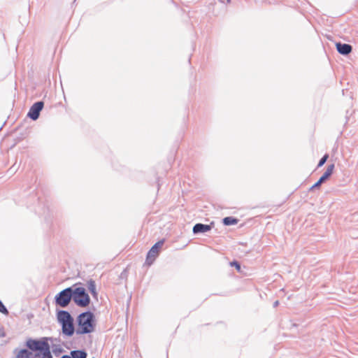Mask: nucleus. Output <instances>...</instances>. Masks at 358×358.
<instances>
[{
	"mask_svg": "<svg viewBox=\"0 0 358 358\" xmlns=\"http://www.w3.org/2000/svg\"><path fill=\"white\" fill-rule=\"evenodd\" d=\"M51 337H42L41 338H28L24 345L27 348H15L13 353L16 354L14 358H52L50 345L48 343L52 341Z\"/></svg>",
	"mask_w": 358,
	"mask_h": 358,
	"instance_id": "f257e3e1",
	"label": "nucleus"
},
{
	"mask_svg": "<svg viewBox=\"0 0 358 358\" xmlns=\"http://www.w3.org/2000/svg\"><path fill=\"white\" fill-rule=\"evenodd\" d=\"M77 323L76 334L78 335L90 334L95 329V315L90 310L81 313L77 317Z\"/></svg>",
	"mask_w": 358,
	"mask_h": 358,
	"instance_id": "f03ea898",
	"label": "nucleus"
},
{
	"mask_svg": "<svg viewBox=\"0 0 358 358\" xmlns=\"http://www.w3.org/2000/svg\"><path fill=\"white\" fill-rule=\"evenodd\" d=\"M76 285L71 287L73 301L78 307L85 308L88 306L91 301L89 294L83 287H74Z\"/></svg>",
	"mask_w": 358,
	"mask_h": 358,
	"instance_id": "7ed1b4c3",
	"label": "nucleus"
},
{
	"mask_svg": "<svg viewBox=\"0 0 358 358\" xmlns=\"http://www.w3.org/2000/svg\"><path fill=\"white\" fill-rule=\"evenodd\" d=\"M71 287H69L60 291L55 296L56 306L61 308H66L72 299Z\"/></svg>",
	"mask_w": 358,
	"mask_h": 358,
	"instance_id": "20e7f679",
	"label": "nucleus"
},
{
	"mask_svg": "<svg viewBox=\"0 0 358 358\" xmlns=\"http://www.w3.org/2000/svg\"><path fill=\"white\" fill-rule=\"evenodd\" d=\"M164 242H165L164 238L157 241L156 243H155L152 246V248L148 252L147 255H146V260H145V263L148 265L150 266L153 264L155 259L158 257L160 250L162 248Z\"/></svg>",
	"mask_w": 358,
	"mask_h": 358,
	"instance_id": "39448f33",
	"label": "nucleus"
},
{
	"mask_svg": "<svg viewBox=\"0 0 358 358\" xmlns=\"http://www.w3.org/2000/svg\"><path fill=\"white\" fill-rule=\"evenodd\" d=\"M44 106V103L42 101L34 103L30 108L27 116L32 120H36L40 115V112Z\"/></svg>",
	"mask_w": 358,
	"mask_h": 358,
	"instance_id": "423d86ee",
	"label": "nucleus"
},
{
	"mask_svg": "<svg viewBox=\"0 0 358 358\" xmlns=\"http://www.w3.org/2000/svg\"><path fill=\"white\" fill-rule=\"evenodd\" d=\"M215 226V222H211L209 224L196 223L194 225L192 232L194 234H204L210 231Z\"/></svg>",
	"mask_w": 358,
	"mask_h": 358,
	"instance_id": "0eeeda50",
	"label": "nucleus"
},
{
	"mask_svg": "<svg viewBox=\"0 0 358 358\" xmlns=\"http://www.w3.org/2000/svg\"><path fill=\"white\" fill-rule=\"evenodd\" d=\"M334 169V164H331L327 166L326 171L323 173V175L320 178L317 182H315L310 189H313L320 186L324 182H325L332 174L333 171Z\"/></svg>",
	"mask_w": 358,
	"mask_h": 358,
	"instance_id": "6e6552de",
	"label": "nucleus"
},
{
	"mask_svg": "<svg viewBox=\"0 0 358 358\" xmlns=\"http://www.w3.org/2000/svg\"><path fill=\"white\" fill-rule=\"evenodd\" d=\"M57 319L60 324L74 321L73 317L71 316L69 312L64 310H59L57 311Z\"/></svg>",
	"mask_w": 358,
	"mask_h": 358,
	"instance_id": "1a4fd4ad",
	"label": "nucleus"
},
{
	"mask_svg": "<svg viewBox=\"0 0 358 358\" xmlns=\"http://www.w3.org/2000/svg\"><path fill=\"white\" fill-rule=\"evenodd\" d=\"M62 334L66 336H72L76 329L74 327V321L61 324Z\"/></svg>",
	"mask_w": 358,
	"mask_h": 358,
	"instance_id": "9d476101",
	"label": "nucleus"
},
{
	"mask_svg": "<svg viewBox=\"0 0 358 358\" xmlns=\"http://www.w3.org/2000/svg\"><path fill=\"white\" fill-rule=\"evenodd\" d=\"M336 47L338 52L343 55H348L352 50V45L348 43H342L339 42L336 44Z\"/></svg>",
	"mask_w": 358,
	"mask_h": 358,
	"instance_id": "9b49d317",
	"label": "nucleus"
},
{
	"mask_svg": "<svg viewBox=\"0 0 358 358\" xmlns=\"http://www.w3.org/2000/svg\"><path fill=\"white\" fill-rule=\"evenodd\" d=\"M239 222V220L236 217H232V216H227L222 219V223L224 226H231L235 225L238 224Z\"/></svg>",
	"mask_w": 358,
	"mask_h": 358,
	"instance_id": "f8f14e48",
	"label": "nucleus"
},
{
	"mask_svg": "<svg viewBox=\"0 0 358 358\" xmlns=\"http://www.w3.org/2000/svg\"><path fill=\"white\" fill-rule=\"evenodd\" d=\"M87 285L88 290L91 293L92 296L94 298H97L98 293H97L96 289L95 281L92 279H90V280L87 281Z\"/></svg>",
	"mask_w": 358,
	"mask_h": 358,
	"instance_id": "ddd939ff",
	"label": "nucleus"
},
{
	"mask_svg": "<svg viewBox=\"0 0 358 358\" xmlns=\"http://www.w3.org/2000/svg\"><path fill=\"white\" fill-rule=\"evenodd\" d=\"M71 355L73 358H87V353L85 350H72Z\"/></svg>",
	"mask_w": 358,
	"mask_h": 358,
	"instance_id": "4468645a",
	"label": "nucleus"
},
{
	"mask_svg": "<svg viewBox=\"0 0 358 358\" xmlns=\"http://www.w3.org/2000/svg\"><path fill=\"white\" fill-rule=\"evenodd\" d=\"M230 265L231 266H234L236 268V269L238 271V272H241V264L236 261V260H234L232 262H230Z\"/></svg>",
	"mask_w": 358,
	"mask_h": 358,
	"instance_id": "2eb2a0df",
	"label": "nucleus"
},
{
	"mask_svg": "<svg viewBox=\"0 0 358 358\" xmlns=\"http://www.w3.org/2000/svg\"><path fill=\"white\" fill-rule=\"evenodd\" d=\"M0 313L7 315H8L9 312L6 307L4 306L3 302L0 300Z\"/></svg>",
	"mask_w": 358,
	"mask_h": 358,
	"instance_id": "dca6fc26",
	"label": "nucleus"
},
{
	"mask_svg": "<svg viewBox=\"0 0 358 358\" xmlns=\"http://www.w3.org/2000/svg\"><path fill=\"white\" fill-rule=\"evenodd\" d=\"M329 157V155L327 154H325L319 161V163L317 164L318 167L322 166L325 162H327V159Z\"/></svg>",
	"mask_w": 358,
	"mask_h": 358,
	"instance_id": "f3484780",
	"label": "nucleus"
},
{
	"mask_svg": "<svg viewBox=\"0 0 358 358\" xmlns=\"http://www.w3.org/2000/svg\"><path fill=\"white\" fill-rule=\"evenodd\" d=\"M62 350H62V348H55V349H54V350H53V352L56 354L57 352H62Z\"/></svg>",
	"mask_w": 358,
	"mask_h": 358,
	"instance_id": "a211bd4d",
	"label": "nucleus"
},
{
	"mask_svg": "<svg viewBox=\"0 0 358 358\" xmlns=\"http://www.w3.org/2000/svg\"><path fill=\"white\" fill-rule=\"evenodd\" d=\"M61 358H73V357H72L71 355H64L62 356Z\"/></svg>",
	"mask_w": 358,
	"mask_h": 358,
	"instance_id": "6ab92c4d",
	"label": "nucleus"
},
{
	"mask_svg": "<svg viewBox=\"0 0 358 358\" xmlns=\"http://www.w3.org/2000/svg\"><path fill=\"white\" fill-rule=\"evenodd\" d=\"M279 305V301H275L274 303H273V308H276Z\"/></svg>",
	"mask_w": 358,
	"mask_h": 358,
	"instance_id": "aec40b11",
	"label": "nucleus"
},
{
	"mask_svg": "<svg viewBox=\"0 0 358 358\" xmlns=\"http://www.w3.org/2000/svg\"><path fill=\"white\" fill-rule=\"evenodd\" d=\"M5 336V333L3 331H0V338L1 337H4Z\"/></svg>",
	"mask_w": 358,
	"mask_h": 358,
	"instance_id": "412c9836",
	"label": "nucleus"
},
{
	"mask_svg": "<svg viewBox=\"0 0 358 358\" xmlns=\"http://www.w3.org/2000/svg\"><path fill=\"white\" fill-rule=\"evenodd\" d=\"M227 3H229L231 0H227Z\"/></svg>",
	"mask_w": 358,
	"mask_h": 358,
	"instance_id": "4be33fe9",
	"label": "nucleus"
},
{
	"mask_svg": "<svg viewBox=\"0 0 358 358\" xmlns=\"http://www.w3.org/2000/svg\"><path fill=\"white\" fill-rule=\"evenodd\" d=\"M220 1L221 2H224V1H223V0H220Z\"/></svg>",
	"mask_w": 358,
	"mask_h": 358,
	"instance_id": "5701e85b",
	"label": "nucleus"
},
{
	"mask_svg": "<svg viewBox=\"0 0 358 358\" xmlns=\"http://www.w3.org/2000/svg\"><path fill=\"white\" fill-rule=\"evenodd\" d=\"M92 358H95V357H92Z\"/></svg>",
	"mask_w": 358,
	"mask_h": 358,
	"instance_id": "b1692460",
	"label": "nucleus"
}]
</instances>
